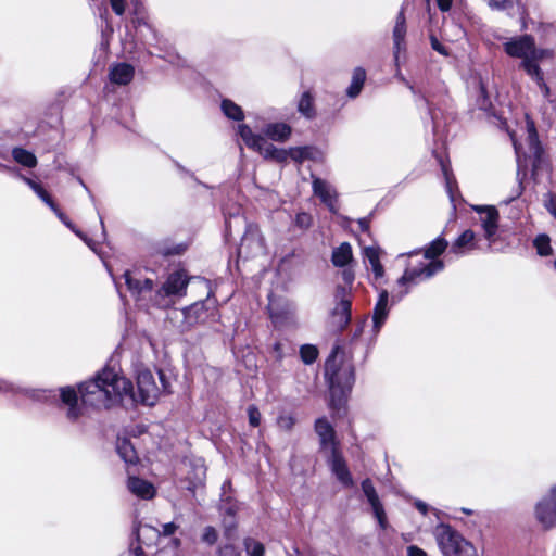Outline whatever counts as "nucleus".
I'll use <instances>...</instances> for the list:
<instances>
[{"instance_id":"f257e3e1","label":"nucleus","mask_w":556,"mask_h":556,"mask_svg":"<svg viewBox=\"0 0 556 556\" xmlns=\"http://www.w3.org/2000/svg\"><path fill=\"white\" fill-rule=\"evenodd\" d=\"M137 390L135 393L131 381L113 368L102 369L93 379L79 386L83 403L96 408H109L124 399L151 406L161 394V387L148 369L138 372Z\"/></svg>"},{"instance_id":"f03ea898","label":"nucleus","mask_w":556,"mask_h":556,"mask_svg":"<svg viewBox=\"0 0 556 556\" xmlns=\"http://www.w3.org/2000/svg\"><path fill=\"white\" fill-rule=\"evenodd\" d=\"M123 277L130 295L138 305L162 309L172 307L177 298L184 296L189 282L184 270L169 274L156 290H153L152 279L143 277L139 270H126Z\"/></svg>"},{"instance_id":"7ed1b4c3","label":"nucleus","mask_w":556,"mask_h":556,"mask_svg":"<svg viewBox=\"0 0 556 556\" xmlns=\"http://www.w3.org/2000/svg\"><path fill=\"white\" fill-rule=\"evenodd\" d=\"M503 48L505 53L515 59H521L520 68H522L541 89L548 92V87L544 83L543 73L539 66L540 53L535 47L534 38L531 35H520L508 38Z\"/></svg>"},{"instance_id":"20e7f679","label":"nucleus","mask_w":556,"mask_h":556,"mask_svg":"<svg viewBox=\"0 0 556 556\" xmlns=\"http://www.w3.org/2000/svg\"><path fill=\"white\" fill-rule=\"evenodd\" d=\"M527 143L531 154L529 160L526 155L521 156L520 148L517 142L514 141V149L517 159V177L520 181V185L528 175L529 162L531 164V177L535 181L539 179L541 174L547 173L548 169V164L544 159L543 148L539 140L535 125L532 121H527Z\"/></svg>"},{"instance_id":"39448f33","label":"nucleus","mask_w":556,"mask_h":556,"mask_svg":"<svg viewBox=\"0 0 556 556\" xmlns=\"http://www.w3.org/2000/svg\"><path fill=\"white\" fill-rule=\"evenodd\" d=\"M447 247V242L438 238L430 243L425 251V258L431 260L428 263H421L419 266H408L403 276L397 280L399 285L418 283L431 278L434 274L441 271L444 267L442 261L434 260L441 255Z\"/></svg>"},{"instance_id":"423d86ee","label":"nucleus","mask_w":556,"mask_h":556,"mask_svg":"<svg viewBox=\"0 0 556 556\" xmlns=\"http://www.w3.org/2000/svg\"><path fill=\"white\" fill-rule=\"evenodd\" d=\"M433 535L444 556H477L476 547L450 525H438Z\"/></svg>"},{"instance_id":"0eeeda50","label":"nucleus","mask_w":556,"mask_h":556,"mask_svg":"<svg viewBox=\"0 0 556 556\" xmlns=\"http://www.w3.org/2000/svg\"><path fill=\"white\" fill-rule=\"evenodd\" d=\"M131 23L137 29L143 43L153 46L159 49L160 53L156 54L159 58L169 62L174 61L176 54L172 51V48L168 46L167 41L163 39L162 36H160V34L148 22L146 16L137 15L132 18Z\"/></svg>"},{"instance_id":"6e6552de","label":"nucleus","mask_w":556,"mask_h":556,"mask_svg":"<svg viewBox=\"0 0 556 556\" xmlns=\"http://www.w3.org/2000/svg\"><path fill=\"white\" fill-rule=\"evenodd\" d=\"M265 254L266 247L258 228L250 225L238 249L239 258L248 260Z\"/></svg>"},{"instance_id":"1a4fd4ad","label":"nucleus","mask_w":556,"mask_h":556,"mask_svg":"<svg viewBox=\"0 0 556 556\" xmlns=\"http://www.w3.org/2000/svg\"><path fill=\"white\" fill-rule=\"evenodd\" d=\"M325 376L329 381L332 392L336 388H351L354 382V372L350 366L336 368V353H332L325 364Z\"/></svg>"},{"instance_id":"9d476101","label":"nucleus","mask_w":556,"mask_h":556,"mask_svg":"<svg viewBox=\"0 0 556 556\" xmlns=\"http://www.w3.org/2000/svg\"><path fill=\"white\" fill-rule=\"evenodd\" d=\"M484 230V237L493 242L501 238L502 233L510 229V224L502 220L498 211H477Z\"/></svg>"},{"instance_id":"9b49d317","label":"nucleus","mask_w":556,"mask_h":556,"mask_svg":"<svg viewBox=\"0 0 556 556\" xmlns=\"http://www.w3.org/2000/svg\"><path fill=\"white\" fill-rule=\"evenodd\" d=\"M334 298L337 305L332 309L333 323L339 329H343L351 320L352 300L350 289L346 287H337Z\"/></svg>"},{"instance_id":"f8f14e48","label":"nucleus","mask_w":556,"mask_h":556,"mask_svg":"<svg viewBox=\"0 0 556 556\" xmlns=\"http://www.w3.org/2000/svg\"><path fill=\"white\" fill-rule=\"evenodd\" d=\"M535 517L545 528L549 529L556 523V486L543 497L535 506Z\"/></svg>"},{"instance_id":"ddd939ff","label":"nucleus","mask_w":556,"mask_h":556,"mask_svg":"<svg viewBox=\"0 0 556 556\" xmlns=\"http://www.w3.org/2000/svg\"><path fill=\"white\" fill-rule=\"evenodd\" d=\"M315 431L319 437L320 448L324 453H330L338 448L336 432L330 422L325 418H318L315 422Z\"/></svg>"},{"instance_id":"4468645a","label":"nucleus","mask_w":556,"mask_h":556,"mask_svg":"<svg viewBox=\"0 0 556 556\" xmlns=\"http://www.w3.org/2000/svg\"><path fill=\"white\" fill-rule=\"evenodd\" d=\"M180 314L184 320L180 325L181 331H187L197 324L204 323L208 316L204 302H197L184 308Z\"/></svg>"},{"instance_id":"2eb2a0df","label":"nucleus","mask_w":556,"mask_h":556,"mask_svg":"<svg viewBox=\"0 0 556 556\" xmlns=\"http://www.w3.org/2000/svg\"><path fill=\"white\" fill-rule=\"evenodd\" d=\"M328 464L331 468L332 473L337 477V479L345 486L353 485L352 476L348 469L346 463L342 457V454L339 450L327 453Z\"/></svg>"},{"instance_id":"dca6fc26","label":"nucleus","mask_w":556,"mask_h":556,"mask_svg":"<svg viewBox=\"0 0 556 556\" xmlns=\"http://www.w3.org/2000/svg\"><path fill=\"white\" fill-rule=\"evenodd\" d=\"M362 490L367 497V501L371 505L372 513L378 520V523L381 529H386L388 527V521L386 517V513L383 506L378 497V494L372 485V482L369 479H365L362 482Z\"/></svg>"},{"instance_id":"f3484780","label":"nucleus","mask_w":556,"mask_h":556,"mask_svg":"<svg viewBox=\"0 0 556 556\" xmlns=\"http://www.w3.org/2000/svg\"><path fill=\"white\" fill-rule=\"evenodd\" d=\"M435 157L441 166V170L444 176L445 189L448 194L452 208H457V206L460 205V203H462V199L459 201L457 200V195H458L457 182L453 175L450 162L445 161L442 155L435 154Z\"/></svg>"},{"instance_id":"a211bd4d","label":"nucleus","mask_w":556,"mask_h":556,"mask_svg":"<svg viewBox=\"0 0 556 556\" xmlns=\"http://www.w3.org/2000/svg\"><path fill=\"white\" fill-rule=\"evenodd\" d=\"M60 399L66 406V417L71 421H76L83 415V408L78 405L77 392L72 387H64L59 390Z\"/></svg>"},{"instance_id":"6ab92c4d","label":"nucleus","mask_w":556,"mask_h":556,"mask_svg":"<svg viewBox=\"0 0 556 556\" xmlns=\"http://www.w3.org/2000/svg\"><path fill=\"white\" fill-rule=\"evenodd\" d=\"M406 18L404 11L401 10L396 15L395 25L393 28V50L395 60L399 59L400 52L406 49Z\"/></svg>"},{"instance_id":"aec40b11","label":"nucleus","mask_w":556,"mask_h":556,"mask_svg":"<svg viewBox=\"0 0 556 556\" xmlns=\"http://www.w3.org/2000/svg\"><path fill=\"white\" fill-rule=\"evenodd\" d=\"M389 293L387 290H382L379 293L378 301L374 308L372 314V323H374V331L378 333L383 326L388 315H389Z\"/></svg>"},{"instance_id":"412c9836","label":"nucleus","mask_w":556,"mask_h":556,"mask_svg":"<svg viewBox=\"0 0 556 556\" xmlns=\"http://www.w3.org/2000/svg\"><path fill=\"white\" fill-rule=\"evenodd\" d=\"M289 160L302 164L306 160L318 162L323 159L321 151L313 146L294 147L288 149Z\"/></svg>"},{"instance_id":"4be33fe9","label":"nucleus","mask_w":556,"mask_h":556,"mask_svg":"<svg viewBox=\"0 0 556 556\" xmlns=\"http://www.w3.org/2000/svg\"><path fill=\"white\" fill-rule=\"evenodd\" d=\"M313 191L314 194L320 199L323 204H325L328 208H333L336 203V191L327 181L318 177H314Z\"/></svg>"},{"instance_id":"5701e85b","label":"nucleus","mask_w":556,"mask_h":556,"mask_svg":"<svg viewBox=\"0 0 556 556\" xmlns=\"http://www.w3.org/2000/svg\"><path fill=\"white\" fill-rule=\"evenodd\" d=\"M0 391L12 392V393H24L36 401H48L54 397L52 391L49 390H29L20 387H15L13 383L4 380H0Z\"/></svg>"},{"instance_id":"b1692460","label":"nucleus","mask_w":556,"mask_h":556,"mask_svg":"<svg viewBox=\"0 0 556 556\" xmlns=\"http://www.w3.org/2000/svg\"><path fill=\"white\" fill-rule=\"evenodd\" d=\"M135 75V68L127 63H118L110 68L109 77L113 84L125 86L128 85Z\"/></svg>"},{"instance_id":"393cba45","label":"nucleus","mask_w":556,"mask_h":556,"mask_svg":"<svg viewBox=\"0 0 556 556\" xmlns=\"http://www.w3.org/2000/svg\"><path fill=\"white\" fill-rule=\"evenodd\" d=\"M292 128L286 123H269L263 127V134L273 141L285 142L291 136Z\"/></svg>"},{"instance_id":"a878e982","label":"nucleus","mask_w":556,"mask_h":556,"mask_svg":"<svg viewBox=\"0 0 556 556\" xmlns=\"http://www.w3.org/2000/svg\"><path fill=\"white\" fill-rule=\"evenodd\" d=\"M127 488L134 495L143 500H150L155 494V489L150 482L136 477H129Z\"/></svg>"},{"instance_id":"bb28decb","label":"nucleus","mask_w":556,"mask_h":556,"mask_svg":"<svg viewBox=\"0 0 556 556\" xmlns=\"http://www.w3.org/2000/svg\"><path fill=\"white\" fill-rule=\"evenodd\" d=\"M238 134L243 140V142L250 148L257 152L263 150V146H265L266 140L261 135L254 134L252 129L245 125L240 124L238 126Z\"/></svg>"},{"instance_id":"cd10ccee","label":"nucleus","mask_w":556,"mask_h":556,"mask_svg":"<svg viewBox=\"0 0 556 556\" xmlns=\"http://www.w3.org/2000/svg\"><path fill=\"white\" fill-rule=\"evenodd\" d=\"M192 470L188 473L187 489L194 492L198 488L202 486L206 477V468L201 459L191 464Z\"/></svg>"},{"instance_id":"c85d7f7f","label":"nucleus","mask_w":556,"mask_h":556,"mask_svg":"<svg viewBox=\"0 0 556 556\" xmlns=\"http://www.w3.org/2000/svg\"><path fill=\"white\" fill-rule=\"evenodd\" d=\"M475 249V233L471 230H465L452 244L451 252L456 255H463Z\"/></svg>"},{"instance_id":"c756f323","label":"nucleus","mask_w":556,"mask_h":556,"mask_svg":"<svg viewBox=\"0 0 556 556\" xmlns=\"http://www.w3.org/2000/svg\"><path fill=\"white\" fill-rule=\"evenodd\" d=\"M353 260L352 247L348 242L333 249L331 262L336 267H344Z\"/></svg>"},{"instance_id":"7c9ffc66","label":"nucleus","mask_w":556,"mask_h":556,"mask_svg":"<svg viewBox=\"0 0 556 556\" xmlns=\"http://www.w3.org/2000/svg\"><path fill=\"white\" fill-rule=\"evenodd\" d=\"M366 80V71L363 67H356L352 74V80L346 89V96L355 99L361 93Z\"/></svg>"},{"instance_id":"2f4dec72","label":"nucleus","mask_w":556,"mask_h":556,"mask_svg":"<svg viewBox=\"0 0 556 556\" xmlns=\"http://www.w3.org/2000/svg\"><path fill=\"white\" fill-rule=\"evenodd\" d=\"M365 257L368 260L375 278L379 279L383 276V266L380 263V249L376 247H367L364 249Z\"/></svg>"},{"instance_id":"473e14b6","label":"nucleus","mask_w":556,"mask_h":556,"mask_svg":"<svg viewBox=\"0 0 556 556\" xmlns=\"http://www.w3.org/2000/svg\"><path fill=\"white\" fill-rule=\"evenodd\" d=\"M134 532L137 540L146 545L151 544L155 539L161 536L160 529L149 525H139L135 528Z\"/></svg>"},{"instance_id":"72a5a7b5","label":"nucleus","mask_w":556,"mask_h":556,"mask_svg":"<svg viewBox=\"0 0 556 556\" xmlns=\"http://www.w3.org/2000/svg\"><path fill=\"white\" fill-rule=\"evenodd\" d=\"M116 450L121 458L127 464H135L138 459L132 443L127 439H117Z\"/></svg>"},{"instance_id":"f704fd0d","label":"nucleus","mask_w":556,"mask_h":556,"mask_svg":"<svg viewBox=\"0 0 556 556\" xmlns=\"http://www.w3.org/2000/svg\"><path fill=\"white\" fill-rule=\"evenodd\" d=\"M260 153L266 159L277 163H287L289 161L288 149H280L271 143H265Z\"/></svg>"},{"instance_id":"c9c22d12","label":"nucleus","mask_w":556,"mask_h":556,"mask_svg":"<svg viewBox=\"0 0 556 556\" xmlns=\"http://www.w3.org/2000/svg\"><path fill=\"white\" fill-rule=\"evenodd\" d=\"M12 157L14 161L25 167L34 168L37 165L36 155L21 147L13 148Z\"/></svg>"},{"instance_id":"e433bc0d","label":"nucleus","mask_w":556,"mask_h":556,"mask_svg":"<svg viewBox=\"0 0 556 556\" xmlns=\"http://www.w3.org/2000/svg\"><path fill=\"white\" fill-rule=\"evenodd\" d=\"M220 109L226 117L232 121L241 122L244 119V113L241 106L230 99H223Z\"/></svg>"},{"instance_id":"4c0bfd02","label":"nucleus","mask_w":556,"mask_h":556,"mask_svg":"<svg viewBox=\"0 0 556 556\" xmlns=\"http://www.w3.org/2000/svg\"><path fill=\"white\" fill-rule=\"evenodd\" d=\"M298 111L308 119H313L316 116L314 98L309 91L302 93L298 103Z\"/></svg>"},{"instance_id":"58836bf2","label":"nucleus","mask_w":556,"mask_h":556,"mask_svg":"<svg viewBox=\"0 0 556 556\" xmlns=\"http://www.w3.org/2000/svg\"><path fill=\"white\" fill-rule=\"evenodd\" d=\"M533 245L536 249L538 254L541 256H549L553 254L551 239L547 235H539L534 239Z\"/></svg>"},{"instance_id":"ea45409f","label":"nucleus","mask_w":556,"mask_h":556,"mask_svg":"<svg viewBox=\"0 0 556 556\" xmlns=\"http://www.w3.org/2000/svg\"><path fill=\"white\" fill-rule=\"evenodd\" d=\"M244 548L248 556H264L265 554L264 545L251 538L245 539Z\"/></svg>"},{"instance_id":"a19ab883","label":"nucleus","mask_w":556,"mask_h":556,"mask_svg":"<svg viewBox=\"0 0 556 556\" xmlns=\"http://www.w3.org/2000/svg\"><path fill=\"white\" fill-rule=\"evenodd\" d=\"M28 186L35 191V193L51 208H55L52 204L51 198L47 190L38 182L31 179H25Z\"/></svg>"},{"instance_id":"79ce46f5","label":"nucleus","mask_w":556,"mask_h":556,"mask_svg":"<svg viewBox=\"0 0 556 556\" xmlns=\"http://www.w3.org/2000/svg\"><path fill=\"white\" fill-rule=\"evenodd\" d=\"M28 186L35 191V193L51 208H55L52 204L51 198L47 190L38 182L31 179H25Z\"/></svg>"},{"instance_id":"37998d69","label":"nucleus","mask_w":556,"mask_h":556,"mask_svg":"<svg viewBox=\"0 0 556 556\" xmlns=\"http://www.w3.org/2000/svg\"><path fill=\"white\" fill-rule=\"evenodd\" d=\"M300 355H301L302 361L305 364L309 365V364H313L316 361V358L318 356V350L314 345L305 344V345L301 346Z\"/></svg>"},{"instance_id":"c03bdc74","label":"nucleus","mask_w":556,"mask_h":556,"mask_svg":"<svg viewBox=\"0 0 556 556\" xmlns=\"http://www.w3.org/2000/svg\"><path fill=\"white\" fill-rule=\"evenodd\" d=\"M488 5L495 11H505L511 14L510 11L514 9L515 0H485Z\"/></svg>"},{"instance_id":"a18cd8bd","label":"nucleus","mask_w":556,"mask_h":556,"mask_svg":"<svg viewBox=\"0 0 556 556\" xmlns=\"http://www.w3.org/2000/svg\"><path fill=\"white\" fill-rule=\"evenodd\" d=\"M295 425V418L290 414H282L277 418V426L283 431H291Z\"/></svg>"},{"instance_id":"49530a36","label":"nucleus","mask_w":556,"mask_h":556,"mask_svg":"<svg viewBox=\"0 0 556 556\" xmlns=\"http://www.w3.org/2000/svg\"><path fill=\"white\" fill-rule=\"evenodd\" d=\"M249 424L252 427H257L261 424L262 415L256 406L250 405L248 407Z\"/></svg>"},{"instance_id":"de8ad7c7","label":"nucleus","mask_w":556,"mask_h":556,"mask_svg":"<svg viewBox=\"0 0 556 556\" xmlns=\"http://www.w3.org/2000/svg\"><path fill=\"white\" fill-rule=\"evenodd\" d=\"M217 531L213 527H205L202 534V541L212 545L217 541Z\"/></svg>"},{"instance_id":"09e8293b","label":"nucleus","mask_w":556,"mask_h":556,"mask_svg":"<svg viewBox=\"0 0 556 556\" xmlns=\"http://www.w3.org/2000/svg\"><path fill=\"white\" fill-rule=\"evenodd\" d=\"M477 102H478L479 109L484 110V111H486L491 106V102L489 100V97L486 94V90H485L483 84H480V94L478 97Z\"/></svg>"},{"instance_id":"8fccbe9b","label":"nucleus","mask_w":556,"mask_h":556,"mask_svg":"<svg viewBox=\"0 0 556 556\" xmlns=\"http://www.w3.org/2000/svg\"><path fill=\"white\" fill-rule=\"evenodd\" d=\"M295 223L296 225H299L301 228H307L309 227L311 223H312V216L308 212L306 211H302V212H299L296 214V217H295Z\"/></svg>"},{"instance_id":"3c124183","label":"nucleus","mask_w":556,"mask_h":556,"mask_svg":"<svg viewBox=\"0 0 556 556\" xmlns=\"http://www.w3.org/2000/svg\"><path fill=\"white\" fill-rule=\"evenodd\" d=\"M431 48L441 55L447 56L448 49L443 46L435 36H430Z\"/></svg>"},{"instance_id":"603ef678","label":"nucleus","mask_w":556,"mask_h":556,"mask_svg":"<svg viewBox=\"0 0 556 556\" xmlns=\"http://www.w3.org/2000/svg\"><path fill=\"white\" fill-rule=\"evenodd\" d=\"M215 556H240V554L231 544H226L217 551Z\"/></svg>"},{"instance_id":"864d4df0","label":"nucleus","mask_w":556,"mask_h":556,"mask_svg":"<svg viewBox=\"0 0 556 556\" xmlns=\"http://www.w3.org/2000/svg\"><path fill=\"white\" fill-rule=\"evenodd\" d=\"M178 529V526L175 522H168L162 525L161 536H170L173 535Z\"/></svg>"},{"instance_id":"5fc2aeb1","label":"nucleus","mask_w":556,"mask_h":556,"mask_svg":"<svg viewBox=\"0 0 556 556\" xmlns=\"http://www.w3.org/2000/svg\"><path fill=\"white\" fill-rule=\"evenodd\" d=\"M112 10L116 15H123L125 12V0H110Z\"/></svg>"},{"instance_id":"6e6d98bb","label":"nucleus","mask_w":556,"mask_h":556,"mask_svg":"<svg viewBox=\"0 0 556 556\" xmlns=\"http://www.w3.org/2000/svg\"><path fill=\"white\" fill-rule=\"evenodd\" d=\"M407 556H428L427 553L417 545H409L407 547Z\"/></svg>"},{"instance_id":"4d7b16f0","label":"nucleus","mask_w":556,"mask_h":556,"mask_svg":"<svg viewBox=\"0 0 556 556\" xmlns=\"http://www.w3.org/2000/svg\"><path fill=\"white\" fill-rule=\"evenodd\" d=\"M342 278L345 281V283L348 285L345 287L351 290V286L354 281V273L351 269H344L342 271Z\"/></svg>"},{"instance_id":"13d9d810","label":"nucleus","mask_w":556,"mask_h":556,"mask_svg":"<svg viewBox=\"0 0 556 556\" xmlns=\"http://www.w3.org/2000/svg\"><path fill=\"white\" fill-rule=\"evenodd\" d=\"M273 351H274V354H275V357L277 359H282L283 356H285V353H283V344L281 342H276L273 346Z\"/></svg>"},{"instance_id":"bf43d9fd","label":"nucleus","mask_w":556,"mask_h":556,"mask_svg":"<svg viewBox=\"0 0 556 556\" xmlns=\"http://www.w3.org/2000/svg\"><path fill=\"white\" fill-rule=\"evenodd\" d=\"M453 0H437V5L442 12H447L452 8Z\"/></svg>"},{"instance_id":"052dcab7","label":"nucleus","mask_w":556,"mask_h":556,"mask_svg":"<svg viewBox=\"0 0 556 556\" xmlns=\"http://www.w3.org/2000/svg\"><path fill=\"white\" fill-rule=\"evenodd\" d=\"M415 507L422 514L426 515L428 511V505L422 501H416Z\"/></svg>"},{"instance_id":"680f3d73","label":"nucleus","mask_w":556,"mask_h":556,"mask_svg":"<svg viewBox=\"0 0 556 556\" xmlns=\"http://www.w3.org/2000/svg\"><path fill=\"white\" fill-rule=\"evenodd\" d=\"M175 165L177 167V169L180 172V173H184V174H188L190 175L191 177H193V174L190 173L186 167H184L181 164H179L178 162H175Z\"/></svg>"},{"instance_id":"e2e57ef3","label":"nucleus","mask_w":556,"mask_h":556,"mask_svg":"<svg viewBox=\"0 0 556 556\" xmlns=\"http://www.w3.org/2000/svg\"><path fill=\"white\" fill-rule=\"evenodd\" d=\"M469 208H482V210H485V208H496L495 205L493 204H485V205H470Z\"/></svg>"},{"instance_id":"0e129e2a","label":"nucleus","mask_w":556,"mask_h":556,"mask_svg":"<svg viewBox=\"0 0 556 556\" xmlns=\"http://www.w3.org/2000/svg\"><path fill=\"white\" fill-rule=\"evenodd\" d=\"M59 218L68 227H72L70 223L65 219L64 211H56Z\"/></svg>"},{"instance_id":"69168bd1","label":"nucleus","mask_w":556,"mask_h":556,"mask_svg":"<svg viewBox=\"0 0 556 556\" xmlns=\"http://www.w3.org/2000/svg\"><path fill=\"white\" fill-rule=\"evenodd\" d=\"M159 379H160V381H161V383H162V389H163V390H166V384H165L164 374H163V372H161V371H159Z\"/></svg>"},{"instance_id":"338daca9","label":"nucleus","mask_w":556,"mask_h":556,"mask_svg":"<svg viewBox=\"0 0 556 556\" xmlns=\"http://www.w3.org/2000/svg\"><path fill=\"white\" fill-rule=\"evenodd\" d=\"M358 224H359L362 230H366L368 228V223L365 219H359Z\"/></svg>"},{"instance_id":"774afa93","label":"nucleus","mask_w":556,"mask_h":556,"mask_svg":"<svg viewBox=\"0 0 556 556\" xmlns=\"http://www.w3.org/2000/svg\"><path fill=\"white\" fill-rule=\"evenodd\" d=\"M514 200H515V198H507V199H505V200H502V201L500 202V205H508V204H509L511 201H514Z\"/></svg>"}]
</instances>
